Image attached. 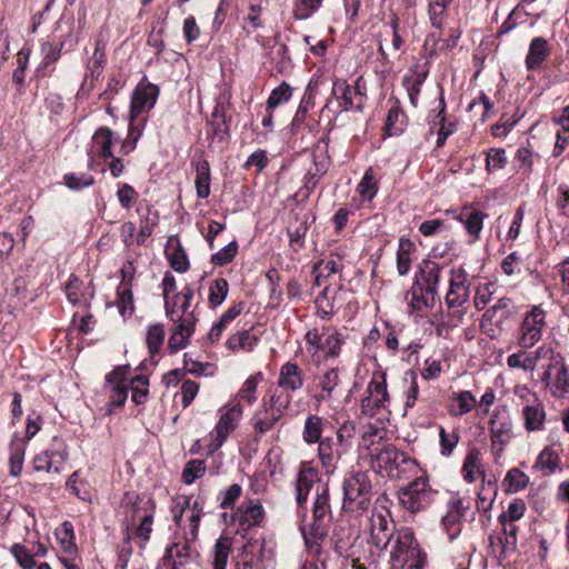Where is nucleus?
I'll return each instance as SVG.
<instances>
[{
    "label": "nucleus",
    "instance_id": "1",
    "mask_svg": "<svg viewBox=\"0 0 569 569\" xmlns=\"http://www.w3.org/2000/svg\"><path fill=\"white\" fill-rule=\"evenodd\" d=\"M320 479L317 469L302 463L295 481V497L297 502V512L301 519L300 532L302 535L307 550L318 556L321 552V542L328 536L329 525L332 520L330 505L329 486L327 483L317 485L315 498L311 508V519L307 522V500L308 496Z\"/></svg>",
    "mask_w": 569,
    "mask_h": 569
},
{
    "label": "nucleus",
    "instance_id": "2",
    "mask_svg": "<svg viewBox=\"0 0 569 569\" xmlns=\"http://www.w3.org/2000/svg\"><path fill=\"white\" fill-rule=\"evenodd\" d=\"M342 510L361 516L371 506L372 483L367 471H351L342 482Z\"/></svg>",
    "mask_w": 569,
    "mask_h": 569
},
{
    "label": "nucleus",
    "instance_id": "3",
    "mask_svg": "<svg viewBox=\"0 0 569 569\" xmlns=\"http://www.w3.org/2000/svg\"><path fill=\"white\" fill-rule=\"evenodd\" d=\"M371 458L378 471H386L390 477H399L402 471L416 466L415 459L391 443L373 448Z\"/></svg>",
    "mask_w": 569,
    "mask_h": 569
},
{
    "label": "nucleus",
    "instance_id": "4",
    "mask_svg": "<svg viewBox=\"0 0 569 569\" xmlns=\"http://www.w3.org/2000/svg\"><path fill=\"white\" fill-rule=\"evenodd\" d=\"M433 491L426 478H417L398 491L399 503L411 513L426 509L433 500Z\"/></svg>",
    "mask_w": 569,
    "mask_h": 569
},
{
    "label": "nucleus",
    "instance_id": "5",
    "mask_svg": "<svg viewBox=\"0 0 569 569\" xmlns=\"http://www.w3.org/2000/svg\"><path fill=\"white\" fill-rule=\"evenodd\" d=\"M242 406L238 400H232L219 409V420L213 431L210 433V452L220 448L227 440L228 436L236 430L242 417Z\"/></svg>",
    "mask_w": 569,
    "mask_h": 569
},
{
    "label": "nucleus",
    "instance_id": "6",
    "mask_svg": "<svg viewBox=\"0 0 569 569\" xmlns=\"http://www.w3.org/2000/svg\"><path fill=\"white\" fill-rule=\"evenodd\" d=\"M516 313L517 308L513 301L508 297H502L485 311L480 321V330L490 339H495L503 330L505 322Z\"/></svg>",
    "mask_w": 569,
    "mask_h": 569
},
{
    "label": "nucleus",
    "instance_id": "7",
    "mask_svg": "<svg viewBox=\"0 0 569 569\" xmlns=\"http://www.w3.org/2000/svg\"><path fill=\"white\" fill-rule=\"evenodd\" d=\"M491 445L495 455L500 457L512 438V422L505 406L497 407L489 420Z\"/></svg>",
    "mask_w": 569,
    "mask_h": 569
},
{
    "label": "nucleus",
    "instance_id": "8",
    "mask_svg": "<svg viewBox=\"0 0 569 569\" xmlns=\"http://www.w3.org/2000/svg\"><path fill=\"white\" fill-rule=\"evenodd\" d=\"M393 539L395 545L392 546L390 557L395 567L402 568L407 562H412L427 556L420 550L410 530L399 531Z\"/></svg>",
    "mask_w": 569,
    "mask_h": 569
},
{
    "label": "nucleus",
    "instance_id": "9",
    "mask_svg": "<svg viewBox=\"0 0 569 569\" xmlns=\"http://www.w3.org/2000/svg\"><path fill=\"white\" fill-rule=\"evenodd\" d=\"M67 459L64 442L54 437L50 449L37 455L33 459L36 471H46L48 473H60Z\"/></svg>",
    "mask_w": 569,
    "mask_h": 569
},
{
    "label": "nucleus",
    "instance_id": "10",
    "mask_svg": "<svg viewBox=\"0 0 569 569\" xmlns=\"http://www.w3.org/2000/svg\"><path fill=\"white\" fill-rule=\"evenodd\" d=\"M367 396L361 400V412L366 416H375L380 408L389 401L387 383L382 377L380 380L372 378L367 387Z\"/></svg>",
    "mask_w": 569,
    "mask_h": 569
},
{
    "label": "nucleus",
    "instance_id": "11",
    "mask_svg": "<svg viewBox=\"0 0 569 569\" xmlns=\"http://www.w3.org/2000/svg\"><path fill=\"white\" fill-rule=\"evenodd\" d=\"M469 299V282L467 272L463 268L452 269L450 271L449 290L446 295L448 308H458L465 305Z\"/></svg>",
    "mask_w": 569,
    "mask_h": 569
},
{
    "label": "nucleus",
    "instance_id": "12",
    "mask_svg": "<svg viewBox=\"0 0 569 569\" xmlns=\"http://www.w3.org/2000/svg\"><path fill=\"white\" fill-rule=\"evenodd\" d=\"M129 372L128 366H121L113 369L106 377V389L109 392L110 405L120 407L124 403L128 397L129 383L127 376Z\"/></svg>",
    "mask_w": 569,
    "mask_h": 569
},
{
    "label": "nucleus",
    "instance_id": "13",
    "mask_svg": "<svg viewBox=\"0 0 569 569\" xmlns=\"http://www.w3.org/2000/svg\"><path fill=\"white\" fill-rule=\"evenodd\" d=\"M543 327L545 312L539 307H535L522 321L519 345L522 348L533 347L540 340Z\"/></svg>",
    "mask_w": 569,
    "mask_h": 569
},
{
    "label": "nucleus",
    "instance_id": "14",
    "mask_svg": "<svg viewBox=\"0 0 569 569\" xmlns=\"http://www.w3.org/2000/svg\"><path fill=\"white\" fill-rule=\"evenodd\" d=\"M193 295V289L186 286L172 298H167L164 301L166 316L172 322H176V319H187V316H194L193 311L189 310Z\"/></svg>",
    "mask_w": 569,
    "mask_h": 569
},
{
    "label": "nucleus",
    "instance_id": "15",
    "mask_svg": "<svg viewBox=\"0 0 569 569\" xmlns=\"http://www.w3.org/2000/svg\"><path fill=\"white\" fill-rule=\"evenodd\" d=\"M234 518L238 522L239 530L247 532L250 528L262 523L264 510L258 500H248L239 506Z\"/></svg>",
    "mask_w": 569,
    "mask_h": 569
},
{
    "label": "nucleus",
    "instance_id": "16",
    "mask_svg": "<svg viewBox=\"0 0 569 569\" xmlns=\"http://www.w3.org/2000/svg\"><path fill=\"white\" fill-rule=\"evenodd\" d=\"M370 531L373 545L383 550L395 538L396 525L382 513L372 515Z\"/></svg>",
    "mask_w": 569,
    "mask_h": 569
},
{
    "label": "nucleus",
    "instance_id": "17",
    "mask_svg": "<svg viewBox=\"0 0 569 569\" xmlns=\"http://www.w3.org/2000/svg\"><path fill=\"white\" fill-rule=\"evenodd\" d=\"M158 94L159 88L156 84L147 83L138 86L131 100L130 117L132 120L140 119L139 116L143 111L150 110L154 106Z\"/></svg>",
    "mask_w": 569,
    "mask_h": 569
},
{
    "label": "nucleus",
    "instance_id": "18",
    "mask_svg": "<svg viewBox=\"0 0 569 569\" xmlns=\"http://www.w3.org/2000/svg\"><path fill=\"white\" fill-rule=\"evenodd\" d=\"M174 328L169 338L168 348L174 353L188 345L189 338L194 331L196 316H187V319H176Z\"/></svg>",
    "mask_w": 569,
    "mask_h": 569
},
{
    "label": "nucleus",
    "instance_id": "19",
    "mask_svg": "<svg viewBox=\"0 0 569 569\" xmlns=\"http://www.w3.org/2000/svg\"><path fill=\"white\" fill-rule=\"evenodd\" d=\"M468 507L458 496H453L448 501V511L442 518V525L447 530L450 539L456 538L460 532V520L465 516Z\"/></svg>",
    "mask_w": 569,
    "mask_h": 569
},
{
    "label": "nucleus",
    "instance_id": "20",
    "mask_svg": "<svg viewBox=\"0 0 569 569\" xmlns=\"http://www.w3.org/2000/svg\"><path fill=\"white\" fill-rule=\"evenodd\" d=\"M303 370L295 362L283 363L279 371L278 386L284 390L297 391L303 387Z\"/></svg>",
    "mask_w": 569,
    "mask_h": 569
},
{
    "label": "nucleus",
    "instance_id": "21",
    "mask_svg": "<svg viewBox=\"0 0 569 569\" xmlns=\"http://www.w3.org/2000/svg\"><path fill=\"white\" fill-rule=\"evenodd\" d=\"M113 132L108 127L98 128L92 136L91 149L88 152L90 159L93 154L102 159L112 158Z\"/></svg>",
    "mask_w": 569,
    "mask_h": 569
},
{
    "label": "nucleus",
    "instance_id": "22",
    "mask_svg": "<svg viewBox=\"0 0 569 569\" xmlns=\"http://www.w3.org/2000/svg\"><path fill=\"white\" fill-rule=\"evenodd\" d=\"M550 47L548 41L542 37H536L529 44L528 54L526 57V67L528 70L538 69L542 62L549 57Z\"/></svg>",
    "mask_w": 569,
    "mask_h": 569
},
{
    "label": "nucleus",
    "instance_id": "23",
    "mask_svg": "<svg viewBox=\"0 0 569 569\" xmlns=\"http://www.w3.org/2000/svg\"><path fill=\"white\" fill-rule=\"evenodd\" d=\"M332 94L343 111L353 110V102L356 98L361 100V91H355V89L343 79H336L333 81Z\"/></svg>",
    "mask_w": 569,
    "mask_h": 569
},
{
    "label": "nucleus",
    "instance_id": "24",
    "mask_svg": "<svg viewBox=\"0 0 569 569\" xmlns=\"http://www.w3.org/2000/svg\"><path fill=\"white\" fill-rule=\"evenodd\" d=\"M522 415L527 431L531 432L543 429L546 412L541 401L530 406H523Z\"/></svg>",
    "mask_w": 569,
    "mask_h": 569
},
{
    "label": "nucleus",
    "instance_id": "25",
    "mask_svg": "<svg viewBox=\"0 0 569 569\" xmlns=\"http://www.w3.org/2000/svg\"><path fill=\"white\" fill-rule=\"evenodd\" d=\"M319 458L322 466L329 471L335 469L336 461L340 458L341 451L331 438H323L319 441Z\"/></svg>",
    "mask_w": 569,
    "mask_h": 569
},
{
    "label": "nucleus",
    "instance_id": "26",
    "mask_svg": "<svg viewBox=\"0 0 569 569\" xmlns=\"http://www.w3.org/2000/svg\"><path fill=\"white\" fill-rule=\"evenodd\" d=\"M27 442L24 439L13 436L10 442V475L18 477L22 471Z\"/></svg>",
    "mask_w": 569,
    "mask_h": 569
},
{
    "label": "nucleus",
    "instance_id": "27",
    "mask_svg": "<svg viewBox=\"0 0 569 569\" xmlns=\"http://www.w3.org/2000/svg\"><path fill=\"white\" fill-rule=\"evenodd\" d=\"M196 190L198 198L206 199L210 194V164L206 159L196 163Z\"/></svg>",
    "mask_w": 569,
    "mask_h": 569
},
{
    "label": "nucleus",
    "instance_id": "28",
    "mask_svg": "<svg viewBox=\"0 0 569 569\" xmlns=\"http://www.w3.org/2000/svg\"><path fill=\"white\" fill-rule=\"evenodd\" d=\"M116 306L119 310V313L123 318H129L134 312V303H133V293L131 289V284L128 282L120 283L117 289V300Z\"/></svg>",
    "mask_w": 569,
    "mask_h": 569
},
{
    "label": "nucleus",
    "instance_id": "29",
    "mask_svg": "<svg viewBox=\"0 0 569 569\" xmlns=\"http://www.w3.org/2000/svg\"><path fill=\"white\" fill-rule=\"evenodd\" d=\"M560 468V457L550 447H546L537 457L533 469L541 470L546 475L555 473Z\"/></svg>",
    "mask_w": 569,
    "mask_h": 569
},
{
    "label": "nucleus",
    "instance_id": "30",
    "mask_svg": "<svg viewBox=\"0 0 569 569\" xmlns=\"http://www.w3.org/2000/svg\"><path fill=\"white\" fill-rule=\"evenodd\" d=\"M408 295H411L410 305L417 311H421L423 308H432L436 303V300L426 293L419 279H416Z\"/></svg>",
    "mask_w": 569,
    "mask_h": 569
},
{
    "label": "nucleus",
    "instance_id": "31",
    "mask_svg": "<svg viewBox=\"0 0 569 569\" xmlns=\"http://www.w3.org/2000/svg\"><path fill=\"white\" fill-rule=\"evenodd\" d=\"M146 122V118L133 119L130 117V126L127 138L122 141L120 152L122 154H128L134 150L139 138L141 137V128Z\"/></svg>",
    "mask_w": 569,
    "mask_h": 569
},
{
    "label": "nucleus",
    "instance_id": "32",
    "mask_svg": "<svg viewBox=\"0 0 569 569\" xmlns=\"http://www.w3.org/2000/svg\"><path fill=\"white\" fill-rule=\"evenodd\" d=\"M276 413L270 411L266 406L262 410L257 411L252 417V425L257 433L263 435L272 429L274 423L280 419Z\"/></svg>",
    "mask_w": 569,
    "mask_h": 569
},
{
    "label": "nucleus",
    "instance_id": "33",
    "mask_svg": "<svg viewBox=\"0 0 569 569\" xmlns=\"http://www.w3.org/2000/svg\"><path fill=\"white\" fill-rule=\"evenodd\" d=\"M258 338L248 330L239 331L231 336L227 341V347L232 351H251L257 343Z\"/></svg>",
    "mask_w": 569,
    "mask_h": 569
},
{
    "label": "nucleus",
    "instance_id": "34",
    "mask_svg": "<svg viewBox=\"0 0 569 569\" xmlns=\"http://www.w3.org/2000/svg\"><path fill=\"white\" fill-rule=\"evenodd\" d=\"M415 244L410 239L401 238L397 252V270L400 276H406L410 270V253Z\"/></svg>",
    "mask_w": 569,
    "mask_h": 569
},
{
    "label": "nucleus",
    "instance_id": "35",
    "mask_svg": "<svg viewBox=\"0 0 569 569\" xmlns=\"http://www.w3.org/2000/svg\"><path fill=\"white\" fill-rule=\"evenodd\" d=\"M339 382L340 378L338 368H331L328 371H326L320 377L319 386L322 392L316 397L317 400L322 401L329 399L331 397L332 391L339 385Z\"/></svg>",
    "mask_w": 569,
    "mask_h": 569
},
{
    "label": "nucleus",
    "instance_id": "36",
    "mask_svg": "<svg viewBox=\"0 0 569 569\" xmlns=\"http://www.w3.org/2000/svg\"><path fill=\"white\" fill-rule=\"evenodd\" d=\"M56 537L64 552L73 553L77 550L73 526L70 521H63L60 525L56 530Z\"/></svg>",
    "mask_w": 569,
    "mask_h": 569
},
{
    "label": "nucleus",
    "instance_id": "37",
    "mask_svg": "<svg viewBox=\"0 0 569 569\" xmlns=\"http://www.w3.org/2000/svg\"><path fill=\"white\" fill-rule=\"evenodd\" d=\"M322 418L316 415H311L307 418L303 428V440L308 445L319 442L322 433Z\"/></svg>",
    "mask_w": 569,
    "mask_h": 569
},
{
    "label": "nucleus",
    "instance_id": "38",
    "mask_svg": "<svg viewBox=\"0 0 569 569\" xmlns=\"http://www.w3.org/2000/svg\"><path fill=\"white\" fill-rule=\"evenodd\" d=\"M487 214L478 210L466 211L460 214V221L465 224V228L469 234L479 238L482 229V221Z\"/></svg>",
    "mask_w": 569,
    "mask_h": 569
},
{
    "label": "nucleus",
    "instance_id": "39",
    "mask_svg": "<svg viewBox=\"0 0 569 569\" xmlns=\"http://www.w3.org/2000/svg\"><path fill=\"white\" fill-rule=\"evenodd\" d=\"M529 477L518 468H511L503 480L507 492H518L527 487Z\"/></svg>",
    "mask_w": 569,
    "mask_h": 569
},
{
    "label": "nucleus",
    "instance_id": "40",
    "mask_svg": "<svg viewBox=\"0 0 569 569\" xmlns=\"http://www.w3.org/2000/svg\"><path fill=\"white\" fill-rule=\"evenodd\" d=\"M229 283L224 278H217L209 288V303L211 308L220 306L228 296Z\"/></svg>",
    "mask_w": 569,
    "mask_h": 569
},
{
    "label": "nucleus",
    "instance_id": "41",
    "mask_svg": "<svg viewBox=\"0 0 569 569\" xmlns=\"http://www.w3.org/2000/svg\"><path fill=\"white\" fill-rule=\"evenodd\" d=\"M378 190L375 171L372 168L367 169L362 179L357 186V191L363 200H372Z\"/></svg>",
    "mask_w": 569,
    "mask_h": 569
},
{
    "label": "nucleus",
    "instance_id": "42",
    "mask_svg": "<svg viewBox=\"0 0 569 569\" xmlns=\"http://www.w3.org/2000/svg\"><path fill=\"white\" fill-rule=\"evenodd\" d=\"M164 327L161 323L149 326L147 331V346L151 356L159 352L164 341Z\"/></svg>",
    "mask_w": 569,
    "mask_h": 569
},
{
    "label": "nucleus",
    "instance_id": "43",
    "mask_svg": "<svg viewBox=\"0 0 569 569\" xmlns=\"http://www.w3.org/2000/svg\"><path fill=\"white\" fill-rule=\"evenodd\" d=\"M480 451L477 448H471L463 461L462 472L467 482L471 483L476 480V470L480 469Z\"/></svg>",
    "mask_w": 569,
    "mask_h": 569
},
{
    "label": "nucleus",
    "instance_id": "44",
    "mask_svg": "<svg viewBox=\"0 0 569 569\" xmlns=\"http://www.w3.org/2000/svg\"><path fill=\"white\" fill-rule=\"evenodd\" d=\"M440 103H441V110L438 112V114L435 117V120H433V127H437L439 126V129H438V137H437V147H442L447 140V138L453 132V124L452 123H447L446 122V119H445V101L443 99L441 98L440 99Z\"/></svg>",
    "mask_w": 569,
    "mask_h": 569
},
{
    "label": "nucleus",
    "instance_id": "45",
    "mask_svg": "<svg viewBox=\"0 0 569 569\" xmlns=\"http://www.w3.org/2000/svg\"><path fill=\"white\" fill-rule=\"evenodd\" d=\"M441 267L431 260H423L420 266L421 283L439 284Z\"/></svg>",
    "mask_w": 569,
    "mask_h": 569
},
{
    "label": "nucleus",
    "instance_id": "46",
    "mask_svg": "<svg viewBox=\"0 0 569 569\" xmlns=\"http://www.w3.org/2000/svg\"><path fill=\"white\" fill-rule=\"evenodd\" d=\"M168 259L171 268L177 272H186L189 269L188 256L180 243L168 251Z\"/></svg>",
    "mask_w": 569,
    "mask_h": 569
},
{
    "label": "nucleus",
    "instance_id": "47",
    "mask_svg": "<svg viewBox=\"0 0 569 569\" xmlns=\"http://www.w3.org/2000/svg\"><path fill=\"white\" fill-rule=\"evenodd\" d=\"M507 164L506 150L502 148H491L487 151L486 169L488 172L505 168Z\"/></svg>",
    "mask_w": 569,
    "mask_h": 569
},
{
    "label": "nucleus",
    "instance_id": "48",
    "mask_svg": "<svg viewBox=\"0 0 569 569\" xmlns=\"http://www.w3.org/2000/svg\"><path fill=\"white\" fill-rule=\"evenodd\" d=\"M460 436L458 431L453 430L451 432H447L445 428L440 427L439 429V440H440V452L445 457L451 456L453 449L457 447L459 442Z\"/></svg>",
    "mask_w": 569,
    "mask_h": 569
},
{
    "label": "nucleus",
    "instance_id": "49",
    "mask_svg": "<svg viewBox=\"0 0 569 569\" xmlns=\"http://www.w3.org/2000/svg\"><path fill=\"white\" fill-rule=\"evenodd\" d=\"M525 511H526V503L523 500L521 499H513L506 511H503L499 517H498V521L499 522H505V521H511V522H515V521H518L519 519H521L525 515Z\"/></svg>",
    "mask_w": 569,
    "mask_h": 569
},
{
    "label": "nucleus",
    "instance_id": "50",
    "mask_svg": "<svg viewBox=\"0 0 569 569\" xmlns=\"http://www.w3.org/2000/svg\"><path fill=\"white\" fill-rule=\"evenodd\" d=\"M560 366L558 372L556 375L555 381V395L558 397H567L569 396V372L568 368L565 365L563 360L557 361Z\"/></svg>",
    "mask_w": 569,
    "mask_h": 569
},
{
    "label": "nucleus",
    "instance_id": "51",
    "mask_svg": "<svg viewBox=\"0 0 569 569\" xmlns=\"http://www.w3.org/2000/svg\"><path fill=\"white\" fill-rule=\"evenodd\" d=\"M230 552V546L227 540L218 539L214 545L212 569H226Z\"/></svg>",
    "mask_w": 569,
    "mask_h": 569
},
{
    "label": "nucleus",
    "instance_id": "52",
    "mask_svg": "<svg viewBox=\"0 0 569 569\" xmlns=\"http://www.w3.org/2000/svg\"><path fill=\"white\" fill-rule=\"evenodd\" d=\"M207 124L210 127V131L208 132L210 146L213 143L214 139L223 141L229 137L230 120H209Z\"/></svg>",
    "mask_w": 569,
    "mask_h": 569
},
{
    "label": "nucleus",
    "instance_id": "53",
    "mask_svg": "<svg viewBox=\"0 0 569 569\" xmlns=\"http://www.w3.org/2000/svg\"><path fill=\"white\" fill-rule=\"evenodd\" d=\"M291 87L287 82H282L271 91L267 101L268 109H274L279 104L287 102L291 98Z\"/></svg>",
    "mask_w": 569,
    "mask_h": 569
},
{
    "label": "nucleus",
    "instance_id": "54",
    "mask_svg": "<svg viewBox=\"0 0 569 569\" xmlns=\"http://www.w3.org/2000/svg\"><path fill=\"white\" fill-rule=\"evenodd\" d=\"M149 380L146 376H137L131 379L129 387L132 390V400L137 403H143L148 396Z\"/></svg>",
    "mask_w": 569,
    "mask_h": 569
},
{
    "label": "nucleus",
    "instance_id": "55",
    "mask_svg": "<svg viewBox=\"0 0 569 569\" xmlns=\"http://www.w3.org/2000/svg\"><path fill=\"white\" fill-rule=\"evenodd\" d=\"M322 3V0H299L293 8L295 19L302 20L309 18L317 11Z\"/></svg>",
    "mask_w": 569,
    "mask_h": 569
},
{
    "label": "nucleus",
    "instance_id": "56",
    "mask_svg": "<svg viewBox=\"0 0 569 569\" xmlns=\"http://www.w3.org/2000/svg\"><path fill=\"white\" fill-rule=\"evenodd\" d=\"M260 380H262V375L260 372L249 377L239 390L238 398L246 400L248 403H252L256 400L254 393Z\"/></svg>",
    "mask_w": 569,
    "mask_h": 569
},
{
    "label": "nucleus",
    "instance_id": "57",
    "mask_svg": "<svg viewBox=\"0 0 569 569\" xmlns=\"http://www.w3.org/2000/svg\"><path fill=\"white\" fill-rule=\"evenodd\" d=\"M507 363L510 368H521L526 371H533L537 367V358L525 353H512L508 357Z\"/></svg>",
    "mask_w": 569,
    "mask_h": 569
},
{
    "label": "nucleus",
    "instance_id": "58",
    "mask_svg": "<svg viewBox=\"0 0 569 569\" xmlns=\"http://www.w3.org/2000/svg\"><path fill=\"white\" fill-rule=\"evenodd\" d=\"M238 252L237 241L229 242L221 250L211 256V263L216 266H224L233 260Z\"/></svg>",
    "mask_w": 569,
    "mask_h": 569
},
{
    "label": "nucleus",
    "instance_id": "59",
    "mask_svg": "<svg viewBox=\"0 0 569 569\" xmlns=\"http://www.w3.org/2000/svg\"><path fill=\"white\" fill-rule=\"evenodd\" d=\"M204 471H206V465L202 460H197V459L191 460L186 465V467L182 471V479L186 483L190 485L196 479L202 477Z\"/></svg>",
    "mask_w": 569,
    "mask_h": 569
},
{
    "label": "nucleus",
    "instance_id": "60",
    "mask_svg": "<svg viewBox=\"0 0 569 569\" xmlns=\"http://www.w3.org/2000/svg\"><path fill=\"white\" fill-rule=\"evenodd\" d=\"M11 553L22 569H33L36 567L33 556L27 550L24 546L14 543L11 547Z\"/></svg>",
    "mask_w": 569,
    "mask_h": 569
},
{
    "label": "nucleus",
    "instance_id": "61",
    "mask_svg": "<svg viewBox=\"0 0 569 569\" xmlns=\"http://www.w3.org/2000/svg\"><path fill=\"white\" fill-rule=\"evenodd\" d=\"M453 399L457 401L458 407H459V411L453 412L452 413L453 416L466 415V413L470 412L477 405L476 398L468 390H463L458 393H455Z\"/></svg>",
    "mask_w": 569,
    "mask_h": 569
},
{
    "label": "nucleus",
    "instance_id": "62",
    "mask_svg": "<svg viewBox=\"0 0 569 569\" xmlns=\"http://www.w3.org/2000/svg\"><path fill=\"white\" fill-rule=\"evenodd\" d=\"M305 340L307 343V351L310 353V356L313 359L319 357V352L323 350L322 335L317 329H312L306 333Z\"/></svg>",
    "mask_w": 569,
    "mask_h": 569
},
{
    "label": "nucleus",
    "instance_id": "63",
    "mask_svg": "<svg viewBox=\"0 0 569 569\" xmlns=\"http://www.w3.org/2000/svg\"><path fill=\"white\" fill-rule=\"evenodd\" d=\"M342 343L343 340L341 338V335L338 333L337 331L328 335L322 343L323 350H327L326 357L337 358L340 355Z\"/></svg>",
    "mask_w": 569,
    "mask_h": 569
},
{
    "label": "nucleus",
    "instance_id": "64",
    "mask_svg": "<svg viewBox=\"0 0 569 569\" xmlns=\"http://www.w3.org/2000/svg\"><path fill=\"white\" fill-rule=\"evenodd\" d=\"M63 180L64 183L73 190L90 187L94 182V178L88 173H82L80 176H77L76 173H67L64 174Z\"/></svg>",
    "mask_w": 569,
    "mask_h": 569
}]
</instances>
